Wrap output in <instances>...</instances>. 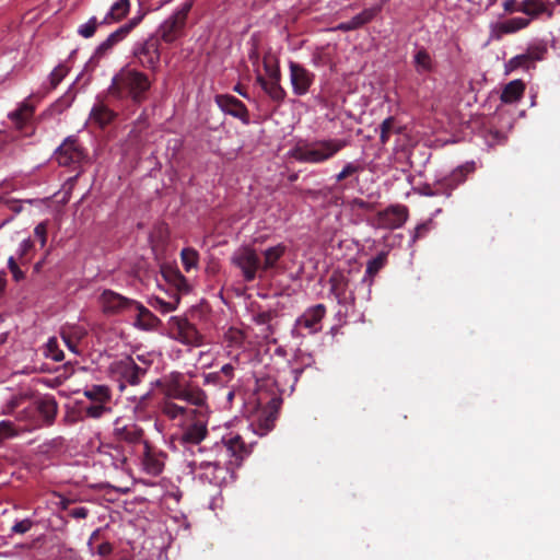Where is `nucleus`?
<instances>
[{
	"mask_svg": "<svg viewBox=\"0 0 560 560\" xmlns=\"http://www.w3.org/2000/svg\"><path fill=\"white\" fill-rule=\"evenodd\" d=\"M163 392L167 398L161 406L163 415L174 420L187 412V408L172 401L184 400L190 405L202 407L207 402V395L197 384L187 381L179 372L171 373L165 380Z\"/></svg>",
	"mask_w": 560,
	"mask_h": 560,
	"instance_id": "f257e3e1",
	"label": "nucleus"
},
{
	"mask_svg": "<svg viewBox=\"0 0 560 560\" xmlns=\"http://www.w3.org/2000/svg\"><path fill=\"white\" fill-rule=\"evenodd\" d=\"M151 85L152 81L145 73L126 67L113 77L107 93L109 97L119 101L130 100L135 104H141L148 98Z\"/></svg>",
	"mask_w": 560,
	"mask_h": 560,
	"instance_id": "f03ea898",
	"label": "nucleus"
},
{
	"mask_svg": "<svg viewBox=\"0 0 560 560\" xmlns=\"http://www.w3.org/2000/svg\"><path fill=\"white\" fill-rule=\"evenodd\" d=\"M347 145L345 139L301 141L290 151V156L300 163L320 164L332 159Z\"/></svg>",
	"mask_w": 560,
	"mask_h": 560,
	"instance_id": "7ed1b4c3",
	"label": "nucleus"
},
{
	"mask_svg": "<svg viewBox=\"0 0 560 560\" xmlns=\"http://www.w3.org/2000/svg\"><path fill=\"white\" fill-rule=\"evenodd\" d=\"M218 456L228 458L226 463L233 469L240 467L243 460L250 455L252 445L246 444L240 434L224 435L217 444Z\"/></svg>",
	"mask_w": 560,
	"mask_h": 560,
	"instance_id": "20e7f679",
	"label": "nucleus"
},
{
	"mask_svg": "<svg viewBox=\"0 0 560 560\" xmlns=\"http://www.w3.org/2000/svg\"><path fill=\"white\" fill-rule=\"evenodd\" d=\"M194 5L192 0H185L177 10L166 19L159 28V39L173 43L182 36L188 13Z\"/></svg>",
	"mask_w": 560,
	"mask_h": 560,
	"instance_id": "39448f33",
	"label": "nucleus"
},
{
	"mask_svg": "<svg viewBox=\"0 0 560 560\" xmlns=\"http://www.w3.org/2000/svg\"><path fill=\"white\" fill-rule=\"evenodd\" d=\"M231 262L241 270L246 282L254 281L258 272H262L261 261L256 250L250 246H243L234 252Z\"/></svg>",
	"mask_w": 560,
	"mask_h": 560,
	"instance_id": "423d86ee",
	"label": "nucleus"
},
{
	"mask_svg": "<svg viewBox=\"0 0 560 560\" xmlns=\"http://www.w3.org/2000/svg\"><path fill=\"white\" fill-rule=\"evenodd\" d=\"M135 301L110 289H104L97 298L101 311L106 316L131 313Z\"/></svg>",
	"mask_w": 560,
	"mask_h": 560,
	"instance_id": "0eeeda50",
	"label": "nucleus"
},
{
	"mask_svg": "<svg viewBox=\"0 0 560 560\" xmlns=\"http://www.w3.org/2000/svg\"><path fill=\"white\" fill-rule=\"evenodd\" d=\"M112 372L121 382L120 389H124L125 383L131 386L140 384L147 374V368L138 365L131 357H126L112 364Z\"/></svg>",
	"mask_w": 560,
	"mask_h": 560,
	"instance_id": "6e6552de",
	"label": "nucleus"
},
{
	"mask_svg": "<svg viewBox=\"0 0 560 560\" xmlns=\"http://www.w3.org/2000/svg\"><path fill=\"white\" fill-rule=\"evenodd\" d=\"M168 325L172 337L180 343L194 347L202 345V335L187 318L173 316L171 317Z\"/></svg>",
	"mask_w": 560,
	"mask_h": 560,
	"instance_id": "1a4fd4ad",
	"label": "nucleus"
},
{
	"mask_svg": "<svg viewBox=\"0 0 560 560\" xmlns=\"http://www.w3.org/2000/svg\"><path fill=\"white\" fill-rule=\"evenodd\" d=\"M160 39L158 36H150L142 43L137 44L133 49V56L139 63L149 70L155 71L160 63Z\"/></svg>",
	"mask_w": 560,
	"mask_h": 560,
	"instance_id": "9d476101",
	"label": "nucleus"
},
{
	"mask_svg": "<svg viewBox=\"0 0 560 560\" xmlns=\"http://www.w3.org/2000/svg\"><path fill=\"white\" fill-rule=\"evenodd\" d=\"M194 418L183 428L179 442L184 445H198L208 435V419L203 412L191 411Z\"/></svg>",
	"mask_w": 560,
	"mask_h": 560,
	"instance_id": "9b49d317",
	"label": "nucleus"
},
{
	"mask_svg": "<svg viewBox=\"0 0 560 560\" xmlns=\"http://www.w3.org/2000/svg\"><path fill=\"white\" fill-rule=\"evenodd\" d=\"M55 154L56 160L61 166L79 165L86 158L85 150L74 136L65 139Z\"/></svg>",
	"mask_w": 560,
	"mask_h": 560,
	"instance_id": "f8f14e48",
	"label": "nucleus"
},
{
	"mask_svg": "<svg viewBox=\"0 0 560 560\" xmlns=\"http://www.w3.org/2000/svg\"><path fill=\"white\" fill-rule=\"evenodd\" d=\"M192 469L200 470V478L207 480L209 483L220 486L225 481L226 475L230 470H233L226 462L222 463L221 459L213 462L206 460L197 463L196 460L190 463Z\"/></svg>",
	"mask_w": 560,
	"mask_h": 560,
	"instance_id": "ddd939ff",
	"label": "nucleus"
},
{
	"mask_svg": "<svg viewBox=\"0 0 560 560\" xmlns=\"http://www.w3.org/2000/svg\"><path fill=\"white\" fill-rule=\"evenodd\" d=\"M36 399L30 400L25 396L14 397L8 404L9 412L15 413L20 421H25L31 428H40L42 421L38 411H33Z\"/></svg>",
	"mask_w": 560,
	"mask_h": 560,
	"instance_id": "4468645a",
	"label": "nucleus"
},
{
	"mask_svg": "<svg viewBox=\"0 0 560 560\" xmlns=\"http://www.w3.org/2000/svg\"><path fill=\"white\" fill-rule=\"evenodd\" d=\"M167 454L150 443L143 441V453L141 456L142 469L150 476H159L163 472Z\"/></svg>",
	"mask_w": 560,
	"mask_h": 560,
	"instance_id": "2eb2a0df",
	"label": "nucleus"
},
{
	"mask_svg": "<svg viewBox=\"0 0 560 560\" xmlns=\"http://www.w3.org/2000/svg\"><path fill=\"white\" fill-rule=\"evenodd\" d=\"M408 208L402 205H392L377 213V226L395 230L401 228L408 219Z\"/></svg>",
	"mask_w": 560,
	"mask_h": 560,
	"instance_id": "dca6fc26",
	"label": "nucleus"
},
{
	"mask_svg": "<svg viewBox=\"0 0 560 560\" xmlns=\"http://www.w3.org/2000/svg\"><path fill=\"white\" fill-rule=\"evenodd\" d=\"M289 69L293 93L299 96L306 94L313 84L314 73L293 61L290 62Z\"/></svg>",
	"mask_w": 560,
	"mask_h": 560,
	"instance_id": "f3484780",
	"label": "nucleus"
},
{
	"mask_svg": "<svg viewBox=\"0 0 560 560\" xmlns=\"http://www.w3.org/2000/svg\"><path fill=\"white\" fill-rule=\"evenodd\" d=\"M142 16L131 19L128 23L113 32L104 42H102L95 49L93 58L101 59L104 57L116 44L122 40L133 27L141 21Z\"/></svg>",
	"mask_w": 560,
	"mask_h": 560,
	"instance_id": "a211bd4d",
	"label": "nucleus"
},
{
	"mask_svg": "<svg viewBox=\"0 0 560 560\" xmlns=\"http://www.w3.org/2000/svg\"><path fill=\"white\" fill-rule=\"evenodd\" d=\"M325 314L326 307L324 304L310 307L296 319V327L304 328L310 334H315L322 329L320 322Z\"/></svg>",
	"mask_w": 560,
	"mask_h": 560,
	"instance_id": "6ab92c4d",
	"label": "nucleus"
},
{
	"mask_svg": "<svg viewBox=\"0 0 560 560\" xmlns=\"http://www.w3.org/2000/svg\"><path fill=\"white\" fill-rule=\"evenodd\" d=\"M38 411L43 425H51L58 413V404L54 396L45 395L36 398V406L33 411Z\"/></svg>",
	"mask_w": 560,
	"mask_h": 560,
	"instance_id": "aec40b11",
	"label": "nucleus"
},
{
	"mask_svg": "<svg viewBox=\"0 0 560 560\" xmlns=\"http://www.w3.org/2000/svg\"><path fill=\"white\" fill-rule=\"evenodd\" d=\"M131 312H135V327L141 330H154L161 325L160 318L138 301H135Z\"/></svg>",
	"mask_w": 560,
	"mask_h": 560,
	"instance_id": "412c9836",
	"label": "nucleus"
},
{
	"mask_svg": "<svg viewBox=\"0 0 560 560\" xmlns=\"http://www.w3.org/2000/svg\"><path fill=\"white\" fill-rule=\"evenodd\" d=\"M215 102L218 106L226 114L248 121V110L245 104L232 95H217Z\"/></svg>",
	"mask_w": 560,
	"mask_h": 560,
	"instance_id": "4be33fe9",
	"label": "nucleus"
},
{
	"mask_svg": "<svg viewBox=\"0 0 560 560\" xmlns=\"http://www.w3.org/2000/svg\"><path fill=\"white\" fill-rule=\"evenodd\" d=\"M517 12H522L532 19L546 14L548 19L553 16V4L541 0H523L518 3Z\"/></svg>",
	"mask_w": 560,
	"mask_h": 560,
	"instance_id": "5701e85b",
	"label": "nucleus"
},
{
	"mask_svg": "<svg viewBox=\"0 0 560 560\" xmlns=\"http://www.w3.org/2000/svg\"><path fill=\"white\" fill-rule=\"evenodd\" d=\"M475 164L466 163L454 170L448 176L440 179L446 190V196H451L452 191L466 180L469 173L474 172Z\"/></svg>",
	"mask_w": 560,
	"mask_h": 560,
	"instance_id": "b1692460",
	"label": "nucleus"
},
{
	"mask_svg": "<svg viewBox=\"0 0 560 560\" xmlns=\"http://www.w3.org/2000/svg\"><path fill=\"white\" fill-rule=\"evenodd\" d=\"M287 252L288 247L283 243H278L277 245L264 249L261 252V256L264 258L261 262L262 272L277 269L278 262L282 259Z\"/></svg>",
	"mask_w": 560,
	"mask_h": 560,
	"instance_id": "393cba45",
	"label": "nucleus"
},
{
	"mask_svg": "<svg viewBox=\"0 0 560 560\" xmlns=\"http://www.w3.org/2000/svg\"><path fill=\"white\" fill-rule=\"evenodd\" d=\"M117 114L110 109L104 102H97L91 109L90 119L100 128H104L112 124Z\"/></svg>",
	"mask_w": 560,
	"mask_h": 560,
	"instance_id": "a878e982",
	"label": "nucleus"
},
{
	"mask_svg": "<svg viewBox=\"0 0 560 560\" xmlns=\"http://www.w3.org/2000/svg\"><path fill=\"white\" fill-rule=\"evenodd\" d=\"M256 82L273 102L280 104L284 101L287 92L281 86L280 81H266L265 77L258 74L256 77Z\"/></svg>",
	"mask_w": 560,
	"mask_h": 560,
	"instance_id": "bb28decb",
	"label": "nucleus"
},
{
	"mask_svg": "<svg viewBox=\"0 0 560 560\" xmlns=\"http://www.w3.org/2000/svg\"><path fill=\"white\" fill-rule=\"evenodd\" d=\"M387 264V253L381 252L376 257L370 259L366 264L365 273L362 282L366 283L369 288L373 284V278L382 270Z\"/></svg>",
	"mask_w": 560,
	"mask_h": 560,
	"instance_id": "cd10ccee",
	"label": "nucleus"
},
{
	"mask_svg": "<svg viewBox=\"0 0 560 560\" xmlns=\"http://www.w3.org/2000/svg\"><path fill=\"white\" fill-rule=\"evenodd\" d=\"M35 107L27 101L23 102L18 109L9 114L16 129L22 130L32 119Z\"/></svg>",
	"mask_w": 560,
	"mask_h": 560,
	"instance_id": "c85d7f7f",
	"label": "nucleus"
},
{
	"mask_svg": "<svg viewBox=\"0 0 560 560\" xmlns=\"http://www.w3.org/2000/svg\"><path fill=\"white\" fill-rule=\"evenodd\" d=\"M115 435L119 441L136 444L142 441L143 430L136 424L115 429Z\"/></svg>",
	"mask_w": 560,
	"mask_h": 560,
	"instance_id": "c756f323",
	"label": "nucleus"
},
{
	"mask_svg": "<svg viewBox=\"0 0 560 560\" xmlns=\"http://www.w3.org/2000/svg\"><path fill=\"white\" fill-rule=\"evenodd\" d=\"M525 91V84L521 80L509 82L501 94V101L505 104H511L518 101Z\"/></svg>",
	"mask_w": 560,
	"mask_h": 560,
	"instance_id": "7c9ffc66",
	"label": "nucleus"
},
{
	"mask_svg": "<svg viewBox=\"0 0 560 560\" xmlns=\"http://www.w3.org/2000/svg\"><path fill=\"white\" fill-rule=\"evenodd\" d=\"M130 10L129 0H117L110 8L106 16L101 21V24H109L112 22H119L122 20Z\"/></svg>",
	"mask_w": 560,
	"mask_h": 560,
	"instance_id": "2f4dec72",
	"label": "nucleus"
},
{
	"mask_svg": "<svg viewBox=\"0 0 560 560\" xmlns=\"http://www.w3.org/2000/svg\"><path fill=\"white\" fill-rule=\"evenodd\" d=\"M162 275L179 293H187L189 291L188 281L178 269L165 268L162 270Z\"/></svg>",
	"mask_w": 560,
	"mask_h": 560,
	"instance_id": "473e14b6",
	"label": "nucleus"
},
{
	"mask_svg": "<svg viewBox=\"0 0 560 560\" xmlns=\"http://www.w3.org/2000/svg\"><path fill=\"white\" fill-rule=\"evenodd\" d=\"M83 394L91 402H109L112 398L110 389L106 385H92Z\"/></svg>",
	"mask_w": 560,
	"mask_h": 560,
	"instance_id": "72a5a7b5",
	"label": "nucleus"
},
{
	"mask_svg": "<svg viewBox=\"0 0 560 560\" xmlns=\"http://www.w3.org/2000/svg\"><path fill=\"white\" fill-rule=\"evenodd\" d=\"M384 2L385 0L382 3L364 9L362 12L354 15L352 18V22L357 30L370 23L381 12Z\"/></svg>",
	"mask_w": 560,
	"mask_h": 560,
	"instance_id": "f704fd0d",
	"label": "nucleus"
},
{
	"mask_svg": "<svg viewBox=\"0 0 560 560\" xmlns=\"http://www.w3.org/2000/svg\"><path fill=\"white\" fill-rule=\"evenodd\" d=\"M530 19L513 18L499 24L498 28L503 34H510L527 27Z\"/></svg>",
	"mask_w": 560,
	"mask_h": 560,
	"instance_id": "c9c22d12",
	"label": "nucleus"
},
{
	"mask_svg": "<svg viewBox=\"0 0 560 560\" xmlns=\"http://www.w3.org/2000/svg\"><path fill=\"white\" fill-rule=\"evenodd\" d=\"M329 283L331 293L338 302H341L347 291V279L342 275H332L329 279Z\"/></svg>",
	"mask_w": 560,
	"mask_h": 560,
	"instance_id": "e433bc0d",
	"label": "nucleus"
},
{
	"mask_svg": "<svg viewBox=\"0 0 560 560\" xmlns=\"http://www.w3.org/2000/svg\"><path fill=\"white\" fill-rule=\"evenodd\" d=\"M182 264L184 269L188 272L192 268H196L199 261V254L196 249L187 247L182 249L180 253Z\"/></svg>",
	"mask_w": 560,
	"mask_h": 560,
	"instance_id": "4c0bfd02",
	"label": "nucleus"
},
{
	"mask_svg": "<svg viewBox=\"0 0 560 560\" xmlns=\"http://www.w3.org/2000/svg\"><path fill=\"white\" fill-rule=\"evenodd\" d=\"M277 316L276 311H264L259 312L256 315H254V322L257 325H266L265 329V336L268 337L269 335L273 334V327L270 324V322Z\"/></svg>",
	"mask_w": 560,
	"mask_h": 560,
	"instance_id": "58836bf2",
	"label": "nucleus"
},
{
	"mask_svg": "<svg viewBox=\"0 0 560 560\" xmlns=\"http://www.w3.org/2000/svg\"><path fill=\"white\" fill-rule=\"evenodd\" d=\"M415 63L419 72H427L432 69V60L429 52L421 48L415 55Z\"/></svg>",
	"mask_w": 560,
	"mask_h": 560,
	"instance_id": "ea45409f",
	"label": "nucleus"
},
{
	"mask_svg": "<svg viewBox=\"0 0 560 560\" xmlns=\"http://www.w3.org/2000/svg\"><path fill=\"white\" fill-rule=\"evenodd\" d=\"M108 402H91V405L84 408L85 416L93 419H98L103 415L110 411L107 406Z\"/></svg>",
	"mask_w": 560,
	"mask_h": 560,
	"instance_id": "a19ab883",
	"label": "nucleus"
},
{
	"mask_svg": "<svg viewBox=\"0 0 560 560\" xmlns=\"http://www.w3.org/2000/svg\"><path fill=\"white\" fill-rule=\"evenodd\" d=\"M179 302V298L177 296L173 302H166L158 296L152 298L149 300L150 306L153 308L162 312V313H170L174 311Z\"/></svg>",
	"mask_w": 560,
	"mask_h": 560,
	"instance_id": "79ce46f5",
	"label": "nucleus"
},
{
	"mask_svg": "<svg viewBox=\"0 0 560 560\" xmlns=\"http://www.w3.org/2000/svg\"><path fill=\"white\" fill-rule=\"evenodd\" d=\"M395 118L394 117H387L383 120V122L380 126V141L382 144H386L392 136V133L395 130Z\"/></svg>",
	"mask_w": 560,
	"mask_h": 560,
	"instance_id": "37998d69",
	"label": "nucleus"
},
{
	"mask_svg": "<svg viewBox=\"0 0 560 560\" xmlns=\"http://www.w3.org/2000/svg\"><path fill=\"white\" fill-rule=\"evenodd\" d=\"M68 73V68L63 65L57 66L49 74L48 91L55 90Z\"/></svg>",
	"mask_w": 560,
	"mask_h": 560,
	"instance_id": "c03bdc74",
	"label": "nucleus"
},
{
	"mask_svg": "<svg viewBox=\"0 0 560 560\" xmlns=\"http://www.w3.org/2000/svg\"><path fill=\"white\" fill-rule=\"evenodd\" d=\"M45 354L46 357L51 358L56 362H60L65 358L63 351L59 349L56 338H50L48 340L46 345Z\"/></svg>",
	"mask_w": 560,
	"mask_h": 560,
	"instance_id": "a18cd8bd",
	"label": "nucleus"
},
{
	"mask_svg": "<svg viewBox=\"0 0 560 560\" xmlns=\"http://www.w3.org/2000/svg\"><path fill=\"white\" fill-rule=\"evenodd\" d=\"M82 336H83V334L78 330H74L73 334H69L65 330L61 332V338H62L63 342L66 343L68 349L74 353H79L78 342Z\"/></svg>",
	"mask_w": 560,
	"mask_h": 560,
	"instance_id": "49530a36",
	"label": "nucleus"
},
{
	"mask_svg": "<svg viewBox=\"0 0 560 560\" xmlns=\"http://www.w3.org/2000/svg\"><path fill=\"white\" fill-rule=\"evenodd\" d=\"M98 25H102L101 22L95 16H92L85 24L79 27L78 33L84 38H90L95 34Z\"/></svg>",
	"mask_w": 560,
	"mask_h": 560,
	"instance_id": "de8ad7c7",
	"label": "nucleus"
},
{
	"mask_svg": "<svg viewBox=\"0 0 560 560\" xmlns=\"http://www.w3.org/2000/svg\"><path fill=\"white\" fill-rule=\"evenodd\" d=\"M547 54V46L545 44H538L529 46L526 55L528 56V60L530 61H540L545 58Z\"/></svg>",
	"mask_w": 560,
	"mask_h": 560,
	"instance_id": "09e8293b",
	"label": "nucleus"
},
{
	"mask_svg": "<svg viewBox=\"0 0 560 560\" xmlns=\"http://www.w3.org/2000/svg\"><path fill=\"white\" fill-rule=\"evenodd\" d=\"M529 63L528 56L526 54L517 55L509 60L506 63V72L514 71L518 68H525Z\"/></svg>",
	"mask_w": 560,
	"mask_h": 560,
	"instance_id": "8fccbe9b",
	"label": "nucleus"
},
{
	"mask_svg": "<svg viewBox=\"0 0 560 560\" xmlns=\"http://www.w3.org/2000/svg\"><path fill=\"white\" fill-rule=\"evenodd\" d=\"M264 69L268 78L266 81H281V71L278 65H272L268 59H264Z\"/></svg>",
	"mask_w": 560,
	"mask_h": 560,
	"instance_id": "3c124183",
	"label": "nucleus"
},
{
	"mask_svg": "<svg viewBox=\"0 0 560 560\" xmlns=\"http://www.w3.org/2000/svg\"><path fill=\"white\" fill-rule=\"evenodd\" d=\"M18 434L14 424L11 421H0V443L7 439L13 438Z\"/></svg>",
	"mask_w": 560,
	"mask_h": 560,
	"instance_id": "603ef678",
	"label": "nucleus"
},
{
	"mask_svg": "<svg viewBox=\"0 0 560 560\" xmlns=\"http://www.w3.org/2000/svg\"><path fill=\"white\" fill-rule=\"evenodd\" d=\"M362 171V167L354 163H347L343 168L336 175L337 182H342L349 176L359 173Z\"/></svg>",
	"mask_w": 560,
	"mask_h": 560,
	"instance_id": "864d4df0",
	"label": "nucleus"
},
{
	"mask_svg": "<svg viewBox=\"0 0 560 560\" xmlns=\"http://www.w3.org/2000/svg\"><path fill=\"white\" fill-rule=\"evenodd\" d=\"M422 195L432 197L438 195H445L446 190L442 185L441 180L435 182L433 185H424L421 189Z\"/></svg>",
	"mask_w": 560,
	"mask_h": 560,
	"instance_id": "5fc2aeb1",
	"label": "nucleus"
},
{
	"mask_svg": "<svg viewBox=\"0 0 560 560\" xmlns=\"http://www.w3.org/2000/svg\"><path fill=\"white\" fill-rule=\"evenodd\" d=\"M203 384L205 385L211 384V385H215V386H220V387L228 386V383L224 381L222 374L219 371L205 374Z\"/></svg>",
	"mask_w": 560,
	"mask_h": 560,
	"instance_id": "6e6d98bb",
	"label": "nucleus"
},
{
	"mask_svg": "<svg viewBox=\"0 0 560 560\" xmlns=\"http://www.w3.org/2000/svg\"><path fill=\"white\" fill-rule=\"evenodd\" d=\"M34 525V522L30 518H24L22 521H19L16 522L12 528H11V532L13 534H20V535H23L25 533H27Z\"/></svg>",
	"mask_w": 560,
	"mask_h": 560,
	"instance_id": "4d7b16f0",
	"label": "nucleus"
},
{
	"mask_svg": "<svg viewBox=\"0 0 560 560\" xmlns=\"http://www.w3.org/2000/svg\"><path fill=\"white\" fill-rule=\"evenodd\" d=\"M349 207L352 211L354 210H362V211H372L374 209V206L361 198H353L351 201H349Z\"/></svg>",
	"mask_w": 560,
	"mask_h": 560,
	"instance_id": "13d9d810",
	"label": "nucleus"
},
{
	"mask_svg": "<svg viewBox=\"0 0 560 560\" xmlns=\"http://www.w3.org/2000/svg\"><path fill=\"white\" fill-rule=\"evenodd\" d=\"M33 248V242L31 240H24L19 249V260L22 265L26 264L28 260L26 259V255Z\"/></svg>",
	"mask_w": 560,
	"mask_h": 560,
	"instance_id": "bf43d9fd",
	"label": "nucleus"
},
{
	"mask_svg": "<svg viewBox=\"0 0 560 560\" xmlns=\"http://www.w3.org/2000/svg\"><path fill=\"white\" fill-rule=\"evenodd\" d=\"M34 235L40 242V246L44 247L47 241V223L40 222L34 229Z\"/></svg>",
	"mask_w": 560,
	"mask_h": 560,
	"instance_id": "052dcab7",
	"label": "nucleus"
},
{
	"mask_svg": "<svg viewBox=\"0 0 560 560\" xmlns=\"http://www.w3.org/2000/svg\"><path fill=\"white\" fill-rule=\"evenodd\" d=\"M234 366L229 363L224 364L219 372L222 374L224 381L229 384L234 377Z\"/></svg>",
	"mask_w": 560,
	"mask_h": 560,
	"instance_id": "680f3d73",
	"label": "nucleus"
},
{
	"mask_svg": "<svg viewBox=\"0 0 560 560\" xmlns=\"http://www.w3.org/2000/svg\"><path fill=\"white\" fill-rule=\"evenodd\" d=\"M89 515V510L84 506L75 508L70 511V516L73 518H85Z\"/></svg>",
	"mask_w": 560,
	"mask_h": 560,
	"instance_id": "e2e57ef3",
	"label": "nucleus"
},
{
	"mask_svg": "<svg viewBox=\"0 0 560 560\" xmlns=\"http://www.w3.org/2000/svg\"><path fill=\"white\" fill-rule=\"evenodd\" d=\"M428 231V225L425 223L417 225L415 229V233L412 235V241L416 242Z\"/></svg>",
	"mask_w": 560,
	"mask_h": 560,
	"instance_id": "0e129e2a",
	"label": "nucleus"
},
{
	"mask_svg": "<svg viewBox=\"0 0 560 560\" xmlns=\"http://www.w3.org/2000/svg\"><path fill=\"white\" fill-rule=\"evenodd\" d=\"M337 30H340V31H343V32H350V31L357 30V27L354 26V24L352 22V19H350L349 21L340 23L337 26Z\"/></svg>",
	"mask_w": 560,
	"mask_h": 560,
	"instance_id": "69168bd1",
	"label": "nucleus"
},
{
	"mask_svg": "<svg viewBox=\"0 0 560 560\" xmlns=\"http://www.w3.org/2000/svg\"><path fill=\"white\" fill-rule=\"evenodd\" d=\"M97 550H98V553L101 556H107V555H109L112 552L113 547H112V545L109 542H102L98 546Z\"/></svg>",
	"mask_w": 560,
	"mask_h": 560,
	"instance_id": "338daca9",
	"label": "nucleus"
},
{
	"mask_svg": "<svg viewBox=\"0 0 560 560\" xmlns=\"http://www.w3.org/2000/svg\"><path fill=\"white\" fill-rule=\"evenodd\" d=\"M517 7L515 0H505L503 3L504 10L510 13L517 11Z\"/></svg>",
	"mask_w": 560,
	"mask_h": 560,
	"instance_id": "774afa93",
	"label": "nucleus"
}]
</instances>
